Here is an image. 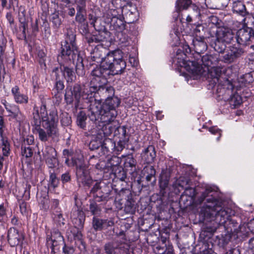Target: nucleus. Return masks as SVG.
Instances as JSON below:
<instances>
[{
    "instance_id": "54",
    "label": "nucleus",
    "mask_w": 254,
    "mask_h": 254,
    "mask_svg": "<svg viewBox=\"0 0 254 254\" xmlns=\"http://www.w3.org/2000/svg\"><path fill=\"white\" fill-rule=\"evenodd\" d=\"M171 172L169 169H165L162 170L160 176V180L169 181L170 178Z\"/></svg>"
},
{
    "instance_id": "42",
    "label": "nucleus",
    "mask_w": 254,
    "mask_h": 254,
    "mask_svg": "<svg viewBox=\"0 0 254 254\" xmlns=\"http://www.w3.org/2000/svg\"><path fill=\"white\" fill-rule=\"evenodd\" d=\"M44 158L45 159L53 156H56L57 153L55 148L51 146H46L43 152Z\"/></svg>"
},
{
    "instance_id": "9",
    "label": "nucleus",
    "mask_w": 254,
    "mask_h": 254,
    "mask_svg": "<svg viewBox=\"0 0 254 254\" xmlns=\"http://www.w3.org/2000/svg\"><path fill=\"white\" fill-rule=\"evenodd\" d=\"M106 254H133L129 242L127 239L123 241L119 239L109 242L104 246Z\"/></svg>"
},
{
    "instance_id": "2",
    "label": "nucleus",
    "mask_w": 254,
    "mask_h": 254,
    "mask_svg": "<svg viewBox=\"0 0 254 254\" xmlns=\"http://www.w3.org/2000/svg\"><path fill=\"white\" fill-rule=\"evenodd\" d=\"M196 202L200 204L204 203L201 213L207 221H215L217 224H221L225 223L226 219L228 218L230 210L222 206L223 200L212 188H206Z\"/></svg>"
},
{
    "instance_id": "22",
    "label": "nucleus",
    "mask_w": 254,
    "mask_h": 254,
    "mask_svg": "<svg viewBox=\"0 0 254 254\" xmlns=\"http://www.w3.org/2000/svg\"><path fill=\"white\" fill-rule=\"evenodd\" d=\"M122 13L128 23H133L136 19L137 11L136 8L134 6L129 5H124L122 9Z\"/></svg>"
},
{
    "instance_id": "27",
    "label": "nucleus",
    "mask_w": 254,
    "mask_h": 254,
    "mask_svg": "<svg viewBox=\"0 0 254 254\" xmlns=\"http://www.w3.org/2000/svg\"><path fill=\"white\" fill-rule=\"evenodd\" d=\"M147 164L152 163L156 157L155 147L153 145H149L141 154Z\"/></svg>"
},
{
    "instance_id": "21",
    "label": "nucleus",
    "mask_w": 254,
    "mask_h": 254,
    "mask_svg": "<svg viewBox=\"0 0 254 254\" xmlns=\"http://www.w3.org/2000/svg\"><path fill=\"white\" fill-rule=\"evenodd\" d=\"M207 42L214 50L219 53H223L226 49V43L222 40H219L216 36L210 35L208 37Z\"/></svg>"
},
{
    "instance_id": "23",
    "label": "nucleus",
    "mask_w": 254,
    "mask_h": 254,
    "mask_svg": "<svg viewBox=\"0 0 254 254\" xmlns=\"http://www.w3.org/2000/svg\"><path fill=\"white\" fill-rule=\"evenodd\" d=\"M12 95L14 101L17 104H26L28 102V97L20 92V88L17 85H15L11 88Z\"/></svg>"
},
{
    "instance_id": "53",
    "label": "nucleus",
    "mask_w": 254,
    "mask_h": 254,
    "mask_svg": "<svg viewBox=\"0 0 254 254\" xmlns=\"http://www.w3.org/2000/svg\"><path fill=\"white\" fill-rule=\"evenodd\" d=\"M21 155L26 158L31 157L33 154V148L21 147Z\"/></svg>"
},
{
    "instance_id": "28",
    "label": "nucleus",
    "mask_w": 254,
    "mask_h": 254,
    "mask_svg": "<svg viewBox=\"0 0 254 254\" xmlns=\"http://www.w3.org/2000/svg\"><path fill=\"white\" fill-rule=\"evenodd\" d=\"M232 10L234 13L242 16H245L248 14L245 4L240 0H233Z\"/></svg>"
},
{
    "instance_id": "26",
    "label": "nucleus",
    "mask_w": 254,
    "mask_h": 254,
    "mask_svg": "<svg viewBox=\"0 0 254 254\" xmlns=\"http://www.w3.org/2000/svg\"><path fill=\"white\" fill-rule=\"evenodd\" d=\"M106 50L102 46L96 47L91 53L93 61L101 62L105 64V58L108 53H106Z\"/></svg>"
},
{
    "instance_id": "58",
    "label": "nucleus",
    "mask_w": 254,
    "mask_h": 254,
    "mask_svg": "<svg viewBox=\"0 0 254 254\" xmlns=\"http://www.w3.org/2000/svg\"><path fill=\"white\" fill-rule=\"evenodd\" d=\"M117 11L116 9H109L107 11L105 14V16L107 18V22H108V20H111L114 17H118L117 16Z\"/></svg>"
},
{
    "instance_id": "24",
    "label": "nucleus",
    "mask_w": 254,
    "mask_h": 254,
    "mask_svg": "<svg viewBox=\"0 0 254 254\" xmlns=\"http://www.w3.org/2000/svg\"><path fill=\"white\" fill-rule=\"evenodd\" d=\"M191 5V0H176L175 3L176 11L178 13H180L183 10H187L189 7H192L193 12L198 13L199 12L198 8L195 5Z\"/></svg>"
},
{
    "instance_id": "62",
    "label": "nucleus",
    "mask_w": 254,
    "mask_h": 254,
    "mask_svg": "<svg viewBox=\"0 0 254 254\" xmlns=\"http://www.w3.org/2000/svg\"><path fill=\"white\" fill-rule=\"evenodd\" d=\"M169 182L167 181H163L159 180V186L160 188V193L164 195L166 193L165 190L168 186Z\"/></svg>"
},
{
    "instance_id": "31",
    "label": "nucleus",
    "mask_w": 254,
    "mask_h": 254,
    "mask_svg": "<svg viewBox=\"0 0 254 254\" xmlns=\"http://www.w3.org/2000/svg\"><path fill=\"white\" fill-rule=\"evenodd\" d=\"M101 149L104 154L109 152L114 151L115 148V141L110 138H106L102 143H100Z\"/></svg>"
},
{
    "instance_id": "10",
    "label": "nucleus",
    "mask_w": 254,
    "mask_h": 254,
    "mask_svg": "<svg viewBox=\"0 0 254 254\" xmlns=\"http://www.w3.org/2000/svg\"><path fill=\"white\" fill-rule=\"evenodd\" d=\"M42 126L36 128L38 134L39 139L42 142H47L50 137L55 139L58 137L60 133L58 128V123L51 121L50 123L44 122L42 123Z\"/></svg>"
},
{
    "instance_id": "41",
    "label": "nucleus",
    "mask_w": 254,
    "mask_h": 254,
    "mask_svg": "<svg viewBox=\"0 0 254 254\" xmlns=\"http://www.w3.org/2000/svg\"><path fill=\"white\" fill-rule=\"evenodd\" d=\"M51 20L53 23L54 28L58 29L62 24V21L59 17L58 12L53 13L51 16Z\"/></svg>"
},
{
    "instance_id": "32",
    "label": "nucleus",
    "mask_w": 254,
    "mask_h": 254,
    "mask_svg": "<svg viewBox=\"0 0 254 254\" xmlns=\"http://www.w3.org/2000/svg\"><path fill=\"white\" fill-rule=\"evenodd\" d=\"M57 240L58 242H64V239L61 235V232L58 229H53L49 234L47 233L46 242L47 245L50 244V242L52 240Z\"/></svg>"
},
{
    "instance_id": "14",
    "label": "nucleus",
    "mask_w": 254,
    "mask_h": 254,
    "mask_svg": "<svg viewBox=\"0 0 254 254\" xmlns=\"http://www.w3.org/2000/svg\"><path fill=\"white\" fill-rule=\"evenodd\" d=\"M209 35L216 36L219 40L224 41L227 44L231 43L234 37V34L232 29L224 26L217 27L214 26L211 27Z\"/></svg>"
},
{
    "instance_id": "19",
    "label": "nucleus",
    "mask_w": 254,
    "mask_h": 254,
    "mask_svg": "<svg viewBox=\"0 0 254 254\" xmlns=\"http://www.w3.org/2000/svg\"><path fill=\"white\" fill-rule=\"evenodd\" d=\"M23 239L22 234L15 228H10L7 234V240L11 247H15L20 244Z\"/></svg>"
},
{
    "instance_id": "12",
    "label": "nucleus",
    "mask_w": 254,
    "mask_h": 254,
    "mask_svg": "<svg viewBox=\"0 0 254 254\" xmlns=\"http://www.w3.org/2000/svg\"><path fill=\"white\" fill-rule=\"evenodd\" d=\"M41 100V106L39 110V115L42 118V123L44 122L50 123L54 121L55 123H59V118L57 110L55 107L50 109L49 114H48L47 109V101L48 98L43 95L39 96Z\"/></svg>"
},
{
    "instance_id": "35",
    "label": "nucleus",
    "mask_w": 254,
    "mask_h": 254,
    "mask_svg": "<svg viewBox=\"0 0 254 254\" xmlns=\"http://www.w3.org/2000/svg\"><path fill=\"white\" fill-rule=\"evenodd\" d=\"M52 218L54 222L56 223L58 226L61 227L65 224V219L63 217L61 210H55L53 211V213H52Z\"/></svg>"
},
{
    "instance_id": "20",
    "label": "nucleus",
    "mask_w": 254,
    "mask_h": 254,
    "mask_svg": "<svg viewBox=\"0 0 254 254\" xmlns=\"http://www.w3.org/2000/svg\"><path fill=\"white\" fill-rule=\"evenodd\" d=\"M71 218L75 227L78 229L83 227L85 216L84 212L82 210L77 207L75 208L74 210H72Z\"/></svg>"
},
{
    "instance_id": "60",
    "label": "nucleus",
    "mask_w": 254,
    "mask_h": 254,
    "mask_svg": "<svg viewBox=\"0 0 254 254\" xmlns=\"http://www.w3.org/2000/svg\"><path fill=\"white\" fill-rule=\"evenodd\" d=\"M78 27L82 34H86L88 33V24L87 21L78 24Z\"/></svg>"
},
{
    "instance_id": "59",
    "label": "nucleus",
    "mask_w": 254,
    "mask_h": 254,
    "mask_svg": "<svg viewBox=\"0 0 254 254\" xmlns=\"http://www.w3.org/2000/svg\"><path fill=\"white\" fill-rule=\"evenodd\" d=\"M86 13L77 12L75 16V20L78 23L86 22Z\"/></svg>"
},
{
    "instance_id": "17",
    "label": "nucleus",
    "mask_w": 254,
    "mask_h": 254,
    "mask_svg": "<svg viewBox=\"0 0 254 254\" xmlns=\"http://www.w3.org/2000/svg\"><path fill=\"white\" fill-rule=\"evenodd\" d=\"M114 225L113 219H102L96 217H93L92 219V226L96 231H101L112 227Z\"/></svg>"
},
{
    "instance_id": "61",
    "label": "nucleus",
    "mask_w": 254,
    "mask_h": 254,
    "mask_svg": "<svg viewBox=\"0 0 254 254\" xmlns=\"http://www.w3.org/2000/svg\"><path fill=\"white\" fill-rule=\"evenodd\" d=\"M169 182L167 181H163L159 180V186L160 188V193L164 195L166 193L165 190L168 186Z\"/></svg>"
},
{
    "instance_id": "45",
    "label": "nucleus",
    "mask_w": 254,
    "mask_h": 254,
    "mask_svg": "<svg viewBox=\"0 0 254 254\" xmlns=\"http://www.w3.org/2000/svg\"><path fill=\"white\" fill-rule=\"evenodd\" d=\"M89 208L90 212L94 215L99 214L101 211L100 208L95 200L90 202Z\"/></svg>"
},
{
    "instance_id": "40",
    "label": "nucleus",
    "mask_w": 254,
    "mask_h": 254,
    "mask_svg": "<svg viewBox=\"0 0 254 254\" xmlns=\"http://www.w3.org/2000/svg\"><path fill=\"white\" fill-rule=\"evenodd\" d=\"M136 209L135 202L132 199H128L125 204V210L127 213L133 214Z\"/></svg>"
},
{
    "instance_id": "64",
    "label": "nucleus",
    "mask_w": 254,
    "mask_h": 254,
    "mask_svg": "<svg viewBox=\"0 0 254 254\" xmlns=\"http://www.w3.org/2000/svg\"><path fill=\"white\" fill-rule=\"evenodd\" d=\"M209 131L212 134H218L217 140L219 141L221 136L222 130L216 127H212L209 128Z\"/></svg>"
},
{
    "instance_id": "37",
    "label": "nucleus",
    "mask_w": 254,
    "mask_h": 254,
    "mask_svg": "<svg viewBox=\"0 0 254 254\" xmlns=\"http://www.w3.org/2000/svg\"><path fill=\"white\" fill-rule=\"evenodd\" d=\"M87 116L84 111H80L77 116L76 123L78 126L81 128H84L86 127V120Z\"/></svg>"
},
{
    "instance_id": "29",
    "label": "nucleus",
    "mask_w": 254,
    "mask_h": 254,
    "mask_svg": "<svg viewBox=\"0 0 254 254\" xmlns=\"http://www.w3.org/2000/svg\"><path fill=\"white\" fill-rule=\"evenodd\" d=\"M110 23V30L120 33L125 29V24L121 18L114 17L111 20H108Z\"/></svg>"
},
{
    "instance_id": "13",
    "label": "nucleus",
    "mask_w": 254,
    "mask_h": 254,
    "mask_svg": "<svg viewBox=\"0 0 254 254\" xmlns=\"http://www.w3.org/2000/svg\"><path fill=\"white\" fill-rule=\"evenodd\" d=\"M6 111L8 113L7 117L10 121L20 125L25 120V115L21 112L19 107L14 104H9L6 101L3 103Z\"/></svg>"
},
{
    "instance_id": "56",
    "label": "nucleus",
    "mask_w": 254,
    "mask_h": 254,
    "mask_svg": "<svg viewBox=\"0 0 254 254\" xmlns=\"http://www.w3.org/2000/svg\"><path fill=\"white\" fill-rule=\"evenodd\" d=\"M64 243V242H58L57 240H52L50 242V244L47 245L50 246V247L51 249V253L55 254V250L56 249H59L58 248V246Z\"/></svg>"
},
{
    "instance_id": "15",
    "label": "nucleus",
    "mask_w": 254,
    "mask_h": 254,
    "mask_svg": "<svg viewBox=\"0 0 254 254\" xmlns=\"http://www.w3.org/2000/svg\"><path fill=\"white\" fill-rule=\"evenodd\" d=\"M216 94L219 100L226 101L232 95L234 86L232 83L227 79H224L216 84Z\"/></svg>"
},
{
    "instance_id": "3",
    "label": "nucleus",
    "mask_w": 254,
    "mask_h": 254,
    "mask_svg": "<svg viewBox=\"0 0 254 254\" xmlns=\"http://www.w3.org/2000/svg\"><path fill=\"white\" fill-rule=\"evenodd\" d=\"M237 45L229 46L222 56V61L224 63H236L246 54L245 46L254 42V30L248 27L240 29L237 32Z\"/></svg>"
},
{
    "instance_id": "51",
    "label": "nucleus",
    "mask_w": 254,
    "mask_h": 254,
    "mask_svg": "<svg viewBox=\"0 0 254 254\" xmlns=\"http://www.w3.org/2000/svg\"><path fill=\"white\" fill-rule=\"evenodd\" d=\"M46 162L49 167L54 168L58 165V159L56 156H53L51 157L45 159Z\"/></svg>"
},
{
    "instance_id": "11",
    "label": "nucleus",
    "mask_w": 254,
    "mask_h": 254,
    "mask_svg": "<svg viewBox=\"0 0 254 254\" xmlns=\"http://www.w3.org/2000/svg\"><path fill=\"white\" fill-rule=\"evenodd\" d=\"M187 56L183 53H179L177 52L176 58L178 60V63L180 65L182 64L183 59L188 60L187 58ZM190 61H194L195 63H198L200 66L203 67V69H207L212 66L215 65L218 62V58L217 55H205L202 57H196L194 58V60H189Z\"/></svg>"
},
{
    "instance_id": "34",
    "label": "nucleus",
    "mask_w": 254,
    "mask_h": 254,
    "mask_svg": "<svg viewBox=\"0 0 254 254\" xmlns=\"http://www.w3.org/2000/svg\"><path fill=\"white\" fill-rule=\"evenodd\" d=\"M229 102V103L232 108H236L241 105L242 103V100L241 97L237 93H233L232 95L230 96V98L226 100Z\"/></svg>"
},
{
    "instance_id": "7",
    "label": "nucleus",
    "mask_w": 254,
    "mask_h": 254,
    "mask_svg": "<svg viewBox=\"0 0 254 254\" xmlns=\"http://www.w3.org/2000/svg\"><path fill=\"white\" fill-rule=\"evenodd\" d=\"M63 153L65 158V164L68 166L75 167L76 179L78 185L80 187H89L93 183V180L90 175L89 166L85 163L83 157H73L71 163H69V159L67 157L70 155V152L68 149H65L63 150Z\"/></svg>"
},
{
    "instance_id": "49",
    "label": "nucleus",
    "mask_w": 254,
    "mask_h": 254,
    "mask_svg": "<svg viewBox=\"0 0 254 254\" xmlns=\"http://www.w3.org/2000/svg\"><path fill=\"white\" fill-rule=\"evenodd\" d=\"M59 180L54 173H51L50 176L49 183L50 186L53 188H57L59 184Z\"/></svg>"
},
{
    "instance_id": "55",
    "label": "nucleus",
    "mask_w": 254,
    "mask_h": 254,
    "mask_svg": "<svg viewBox=\"0 0 254 254\" xmlns=\"http://www.w3.org/2000/svg\"><path fill=\"white\" fill-rule=\"evenodd\" d=\"M60 61L58 60V61L60 62V67H55L53 70V72L55 73V75L56 77V80H60V73H62L63 74V71L61 70V65H63V63L65 61V60H64L63 59H62L61 58H60Z\"/></svg>"
},
{
    "instance_id": "1",
    "label": "nucleus",
    "mask_w": 254,
    "mask_h": 254,
    "mask_svg": "<svg viewBox=\"0 0 254 254\" xmlns=\"http://www.w3.org/2000/svg\"><path fill=\"white\" fill-rule=\"evenodd\" d=\"M86 99L89 102L87 109L90 120L94 123L103 124L102 128L103 134L106 136L110 135L115 128L110 125L115 122L118 115L116 108L121 103L120 99L117 97H108L102 105L101 101L96 99L95 96H90Z\"/></svg>"
},
{
    "instance_id": "47",
    "label": "nucleus",
    "mask_w": 254,
    "mask_h": 254,
    "mask_svg": "<svg viewBox=\"0 0 254 254\" xmlns=\"http://www.w3.org/2000/svg\"><path fill=\"white\" fill-rule=\"evenodd\" d=\"M113 127H115L114 130L117 129L118 132L120 134V138L121 140H123V141H126V136H127V128L125 126H122L119 127H116L115 126Z\"/></svg>"
},
{
    "instance_id": "18",
    "label": "nucleus",
    "mask_w": 254,
    "mask_h": 254,
    "mask_svg": "<svg viewBox=\"0 0 254 254\" xmlns=\"http://www.w3.org/2000/svg\"><path fill=\"white\" fill-rule=\"evenodd\" d=\"M5 125L3 117L0 116V146L2 147V154L7 156L9 154V144L6 138L3 135Z\"/></svg>"
},
{
    "instance_id": "38",
    "label": "nucleus",
    "mask_w": 254,
    "mask_h": 254,
    "mask_svg": "<svg viewBox=\"0 0 254 254\" xmlns=\"http://www.w3.org/2000/svg\"><path fill=\"white\" fill-rule=\"evenodd\" d=\"M35 112L33 113V120L32 124L35 126V128L40 127L42 125V118L39 115V108L38 107H34Z\"/></svg>"
},
{
    "instance_id": "39",
    "label": "nucleus",
    "mask_w": 254,
    "mask_h": 254,
    "mask_svg": "<svg viewBox=\"0 0 254 254\" xmlns=\"http://www.w3.org/2000/svg\"><path fill=\"white\" fill-rule=\"evenodd\" d=\"M103 92V94H105L106 96H107V98L108 97L112 98L115 97L114 94V89L112 86H107L106 84L103 85L102 87H101L100 89H99L97 92Z\"/></svg>"
},
{
    "instance_id": "16",
    "label": "nucleus",
    "mask_w": 254,
    "mask_h": 254,
    "mask_svg": "<svg viewBox=\"0 0 254 254\" xmlns=\"http://www.w3.org/2000/svg\"><path fill=\"white\" fill-rule=\"evenodd\" d=\"M83 86L81 87L77 84L74 85L73 89L70 88L69 90H66L64 95V99L67 104H71L73 102L74 99H75L76 102V104L77 105L81 97L85 100L87 103L89 104L88 100L83 98Z\"/></svg>"
},
{
    "instance_id": "30",
    "label": "nucleus",
    "mask_w": 254,
    "mask_h": 254,
    "mask_svg": "<svg viewBox=\"0 0 254 254\" xmlns=\"http://www.w3.org/2000/svg\"><path fill=\"white\" fill-rule=\"evenodd\" d=\"M63 75L68 83H72L76 79V76L72 68L63 64L61 65Z\"/></svg>"
},
{
    "instance_id": "6",
    "label": "nucleus",
    "mask_w": 254,
    "mask_h": 254,
    "mask_svg": "<svg viewBox=\"0 0 254 254\" xmlns=\"http://www.w3.org/2000/svg\"><path fill=\"white\" fill-rule=\"evenodd\" d=\"M110 74V71L106 64L97 66L91 71L92 78L89 83L83 85V98L89 99L91 96H95L97 91L103 85L107 83V77Z\"/></svg>"
},
{
    "instance_id": "4",
    "label": "nucleus",
    "mask_w": 254,
    "mask_h": 254,
    "mask_svg": "<svg viewBox=\"0 0 254 254\" xmlns=\"http://www.w3.org/2000/svg\"><path fill=\"white\" fill-rule=\"evenodd\" d=\"M61 58L65 60V61H72L73 62L77 58L76 72L79 76L85 74L82 59L79 57V51L76 43L75 31L71 28L67 29L65 34L64 40L61 42V53L58 57V60L60 61Z\"/></svg>"
},
{
    "instance_id": "8",
    "label": "nucleus",
    "mask_w": 254,
    "mask_h": 254,
    "mask_svg": "<svg viewBox=\"0 0 254 254\" xmlns=\"http://www.w3.org/2000/svg\"><path fill=\"white\" fill-rule=\"evenodd\" d=\"M105 64L110 70V74H122L127 66L122 51L116 50L108 52L105 58Z\"/></svg>"
},
{
    "instance_id": "25",
    "label": "nucleus",
    "mask_w": 254,
    "mask_h": 254,
    "mask_svg": "<svg viewBox=\"0 0 254 254\" xmlns=\"http://www.w3.org/2000/svg\"><path fill=\"white\" fill-rule=\"evenodd\" d=\"M192 45L194 52L196 54V57H201L200 54L205 52L207 48L204 38H194L192 41Z\"/></svg>"
},
{
    "instance_id": "46",
    "label": "nucleus",
    "mask_w": 254,
    "mask_h": 254,
    "mask_svg": "<svg viewBox=\"0 0 254 254\" xmlns=\"http://www.w3.org/2000/svg\"><path fill=\"white\" fill-rule=\"evenodd\" d=\"M76 5L77 12L86 13L85 0H77Z\"/></svg>"
},
{
    "instance_id": "52",
    "label": "nucleus",
    "mask_w": 254,
    "mask_h": 254,
    "mask_svg": "<svg viewBox=\"0 0 254 254\" xmlns=\"http://www.w3.org/2000/svg\"><path fill=\"white\" fill-rule=\"evenodd\" d=\"M6 40L3 38L0 39V60L2 62L4 59V54L5 49Z\"/></svg>"
},
{
    "instance_id": "44",
    "label": "nucleus",
    "mask_w": 254,
    "mask_h": 254,
    "mask_svg": "<svg viewBox=\"0 0 254 254\" xmlns=\"http://www.w3.org/2000/svg\"><path fill=\"white\" fill-rule=\"evenodd\" d=\"M204 27L202 24H198L193 28V34L195 35V38H204L203 33Z\"/></svg>"
},
{
    "instance_id": "63",
    "label": "nucleus",
    "mask_w": 254,
    "mask_h": 254,
    "mask_svg": "<svg viewBox=\"0 0 254 254\" xmlns=\"http://www.w3.org/2000/svg\"><path fill=\"white\" fill-rule=\"evenodd\" d=\"M88 18L90 20V24L94 27L95 29H98V27L97 25L98 23L97 17L93 14H90L88 15Z\"/></svg>"
},
{
    "instance_id": "48",
    "label": "nucleus",
    "mask_w": 254,
    "mask_h": 254,
    "mask_svg": "<svg viewBox=\"0 0 254 254\" xmlns=\"http://www.w3.org/2000/svg\"><path fill=\"white\" fill-rule=\"evenodd\" d=\"M19 21L20 23L19 26V28L22 29V38L26 39V29L27 28L28 24L26 22L25 18H22L21 17H19Z\"/></svg>"
},
{
    "instance_id": "5",
    "label": "nucleus",
    "mask_w": 254,
    "mask_h": 254,
    "mask_svg": "<svg viewBox=\"0 0 254 254\" xmlns=\"http://www.w3.org/2000/svg\"><path fill=\"white\" fill-rule=\"evenodd\" d=\"M180 66L185 67L186 69L193 74L206 76L207 75L209 81L211 84L216 86V84L221 81H223L224 79L222 76L225 74L226 71V68L224 66L215 65L207 69H203V67L199 64L198 63H195L194 61H190L186 59H183L182 64H180Z\"/></svg>"
},
{
    "instance_id": "43",
    "label": "nucleus",
    "mask_w": 254,
    "mask_h": 254,
    "mask_svg": "<svg viewBox=\"0 0 254 254\" xmlns=\"http://www.w3.org/2000/svg\"><path fill=\"white\" fill-rule=\"evenodd\" d=\"M125 164L126 167L133 168L135 167L136 161L132 154H129L126 157Z\"/></svg>"
},
{
    "instance_id": "33",
    "label": "nucleus",
    "mask_w": 254,
    "mask_h": 254,
    "mask_svg": "<svg viewBox=\"0 0 254 254\" xmlns=\"http://www.w3.org/2000/svg\"><path fill=\"white\" fill-rule=\"evenodd\" d=\"M95 30L98 32V33L95 34L98 42L107 41L110 37V32L104 26L100 28H98V29Z\"/></svg>"
},
{
    "instance_id": "50",
    "label": "nucleus",
    "mask_w": 254,
    "mask_h": 254,
    "mask_svg": "<svg viewBox=\"0 0 254 254\" xmlns=\"http://www.w3.org/2000/svg\"><path fill=\"white\" fill-rule=\"evenodd\" d=\"M71 118L67 113H62L61 123L63 126H67L71 123Z\"/></svg>"
},
{
    "instance_id": "57",
    "label": "nucleus",
    "mask_w": 254,
    "mask_h": 254,
    "mask_svg": "<svg viewBox=\"0 0 254 254\" xmlns=\"http://www.w3.org/2000/svg\"><path fill=\"white\" fill-rule=\"evenodd\" d=\"M158 254H174V249L172 245H165V249H162L161 252H158Z\"/></svg>"
},
{
    "instance_id": "36",
    "label": "nucleus",
    "mask_w": 254,
    "mask_h": 254,
    "mask_svg": "<svg viewBox=\"0 0 254 254\" xmlns=\"http://www.w3.org/2000/svg\"><path fill=\"white\" fill-rule=\"evenodd\" d=\"M106 187H102V189L98 190V192L93 195L96 201L100 202L107 199V198L108 197V192H105L106 191Z\"/></svg>"
}]
</instances>
